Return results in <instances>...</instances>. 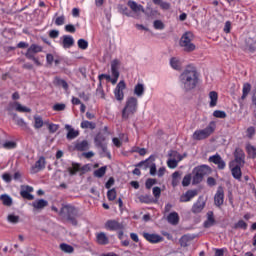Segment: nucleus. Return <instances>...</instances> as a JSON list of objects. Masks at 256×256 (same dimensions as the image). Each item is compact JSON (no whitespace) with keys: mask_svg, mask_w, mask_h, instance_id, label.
Listing matches in <instances>:
<instances>
[{"mask_svg":"<svg viewBox=\"0 0 256 256\" xmlns=\"http://www.w3.org/2000/svg\"><path fill=\"white\" fill-rule=\"evenodd\" d=\"M179 81L183 91H192L199 83V73L194 67H188L180 74Z\"/></svg>","mask_w":256,"mask_h":256,"instance_id":"1","label":"nucleus"},{"mask_svg":"<svg viewBox=\"0 0 256 256\" xmlns=\"http://www.w3.org/2000/svg\"><path fill=\"white\" fill-rule=\"evenodd\" d=\"M60 217L67 219L72 225L77 226V215H79V210L72 205H64L59 211Z\"/></svg>","mask_w":256,"mask_h":256,"instance_id":"2","label":"nucleus"},{"mask_svg":"<svg viewBox=\"0 0 256 256\" xmlns=\"http://www.w3.org/2000/svg\"><path fill=\"white\" fill-rule=\"evenodd\" d=\"M137 107H139V101L137 98L134 96L128 97L125 107L122 110V118L129 119L131 115H135V113H137Z\"/></svg>","mask_w":256,"mask_h":256,"instance_id":"3","label":"nucleus"},{"mask_svg":"<svg viewBox=\"0 0 256 256\" xmlns=\"http://www.w3.org/2000/svg\"><path fill=\"white\" fill-rule=\"evenodd\" d=\"M194 39L195 36L191 32H186L182 35L179 45L180 47H182L183 51H185L186 53H191L195 51L196 46L195 43H193Z\"/></svg>","mask_w":256,"mask_h":256,"instance_id":"4","label":"nucleus"},{"mask_svg":"<svg viewBox=\"0 0 256 256\" xmlns=\"http://www.w3.org/2000/svg\"><path fill=\"white\" fill-rule=\"evenodd\" d=\"M211 168L207 165L197 166L192 171V185H199L205 175H209Z\"/></svg>","mask_w":256,"mask_h":256,"instance_id":"5","label":"nucleus"},{"mask_svg":"<svg viewBox=\"0 0 256 256\" xmlns=\"http://www.w3.org/2000/svg\"><path fill=\"white\" fill-rule=\"evenodd\" d=\"M214 131H215V122H210L206 128L196 130L192 135V139L194 141H203V139H207L208 137H211Z\"/></svg>","mask_w":256,"mask_h":256,"instance_id":"6","label":"nucleus"},{"mask_svg":"<svg viewBox=\"0 0 256 256\" xmlns=\"http://www.w3.org/2000/svg\"><path fill=\"white\" fill-rule=\"evenodd\" d=\"M37 53H43V46H39L38 44H31L25 53V57L26 59L33 61L34 65L37 67H41L43 64L37 57H35Z\"/></svg>","mask_w":256,"mask_h":256,"instance_id":"7","label":"nucleus"},{"mask_svg":"<svg viewBox=\"0 0 256 256\" xmlns=\"http://www.w3.org/2000/svg\"><path fill=\"white\" fill-rule=\"evenodd\" d=\"M119 67H121V61L119 59L111 61V73L113 78H110V81L112 85H115L117 81H119Z\"/></svg>","mask_w":256,"mask_h":256,"instance_id":"8","label":"nucleus"},{"mask_svg":"<svg viewBox=\"0 0 256 256\" xmlns=\"http://www.w3.org/2000/svg\"><path fill=\"white\" fill-rule=\"evenodd\" d=\"M104 227L107 231H124L125 230V224L117 220L106 221V223L104 224Z\"/></svg>","mask_w":256,"mask_h":256,"instance_id":"9","label":"nucleus"},{"mask_svg":"<svg viewBox=\"0 0 256 256\" xmlns=\"http://www.w3.org/2000/svg\"><path fill=\"white\" fill-rule=\"evenodd\" d=\"M94 143L98 149H101L102 153H107V136L105 134H97L94 138Z\"/></svg>","mask_w":256,"mask_h":256,"instance_id":"10","label":"nucleus"},{"mask_svg":"<svg viewBox=\"0 0 256 256\" xmlns=\"http://www.w3.org/2000/svg\"><path fill=\"white\" fill-rule=\"evenodd\" d=\"M127 88V84H125V81L121 80L116 88L114 89V97L116 101H123L125 99V89Z\"/></svg>","mask_w":256,"mask_h":256,"instance_id":"11","label":"nucleus"},{"mask_svg":"<svg viewBox=\"0 0 256 256\" xmlns=\"http://www.w3.org/2000/svg\"><path fill=\"white\" fill-rule=\"evenodd\" d=\"M234 160L232 163H236V166L238 167H244L245 166V152L241 148H236L234 152Z\"/></svg>","mask_w":256,"mask_h":256,"instance_id":"12","label":"nucleus"},{"mask_svg":"<svg viewBox=\"0 0 256 256\" xmlns=\"http://www.w3.org/2000/svg\"><path fill=\"white\" fill-rule=\"evenodd\" d=\"M223 203H225V190L223 189V186H219L214 195V204L216 207H221Z\"/></svg>","mask_w":256,"mask_h":256,"instance_id":"13","label":"nucleus"},{"mask_svg":"<svg viewBox=\"0 0 256 256\" xmlns=\"http://www.w3.org/2000/svg\"><path fill=\"white\" fill-rule=\"evenodd\" d=\"M142 235L144 239H146V241H148L149 243L156 244L164 241V238L159 234H150V233L144 232Z\"/></svg>","mask_w":256,"mask_h":256,"instance_id":"14","label":"nucleus"},{"mask_svg":"<svg viewBox=\"0 0 256 256\" xmlns=\"http://www.w3.org/2000/svg\"><path fill=\"white\" fill-rule=\"evenodd\" d=\"M45 165H47L45 157L41 156L32 166L31 173H39V171H43V169H45Z\"/></svg>","mask_w":256,"mask_h":256,"instance_id":"15","label":"nucleus"},{"mask_svg":"<svg viewBox=\"0 0 256 256\" xmlns=\"http://www.w3.org/2000/svg\"><path fill=\"white\" fill-rule=\"evenodd\" d=\"M208 161L210 163H214V165H217L218 169H225L226 165L223 158H221V155L215 154L213 156H210Z\"/></svg>","mask_w":256,"mask_h":256,"instance_id":"16","label":"nucleus"},{"mask_svg":"<svg viewBox=\"0 0 256 256\" xmlns=\"http://www.w3.org/2000/svg\"><path fill=\"white\" fill-rule=\"evenodd\" d=\"M229 167L231 169V173L234 179H236L237 181H241V177L243 175L241 172V167L243 166H237L235 165V162H230Z\"/></svg>","mask_w":256,"mask_h":256,"instance_id":"17","label":"nucleus"},{"mask_svg":"<svg viewBox=\"0 0 256 256\" xmlns=\"http://www.w3.org/2000/svg\"><path fill=\"white\" fill-rule=\"evenodd\" d=\"M197 190H188L180 196V203H189L191 199L197 197Z\"/></svg>","mask_w":256,"mask_h":256,"instance_id":"18","label":"nucleus"},{"mask_svg":"<svg viewBox=\"0 0 256 256\" xmlns=\"http://www.w3.org/2000/svg\"><path fill=\"white\" fill-rule=\"evenodd\" d=\"M61 45L64 49H71L75 45V39L71 35H64L62 36Z\"/></svg>","mask_w":256,"mask_h":256,"instance_id":"19","label":"nucleus"},{"mask_svg":"<svg viewBox=\"0 0 256 256\" xmlns=\"http://www.w3.org/2000/svg\"><path fill=\"white\" fill-rule=\"evenodd\" d=\"M47 205H49V202L45 199H37L31 204L34 211H42V209H45Z\"/></svg>","mask_w":256,"mask_h":256,"instance_id":"20","label":"nucleus"},{"mask_svg":"<svg viewBox=\"0 0 256 256\" xmlns=\"http://www.w3.org/2000/svg\"><path fill=\"white\" fill-rule=\"evenodd\" d=\"M33 193V187L31 186H24L21 189L20 195L23 199H28V201H33L34 197L31 195Z\"/></svg>","mask_w":256,"mask_h":256,"instance_id":"21","label":"nucleus"},{"mask_svg":"<svg viewBox=\"0 0 256 256\" xmlns=\"http://www.w3.org/2000/svg\"><path fill=\"white\" fill-rule=\"evenodd\" d=\"M85 169H87V166L81 167V164L79 163H72V166L68 167V173L73 177V175H77L79 171H85Z\"/></svg>","mask_w":256,"mask_h":256,"instance_id":"22","label":"nucleus"},{"mask_svg":"<svg viewBox=\"0 0 256 256\" xmlns=\"http://www.w3.org/2000/svg\"><path fill=\"white\" fill-rule=\"evenodd\" d=\"M155 163V156L151 155L148 159L139 162L135 167H143V169H149Z\"/></svg>","mask_w":256,"mask_h":256,"instance_id":"23","label":"nucleus"},{"mask_svg":"<svg viewBox=\"0 0 256 256\" xmlns=\"http://www.w3.org/2000/svg\"><path fill=\"white\" fill-rule=\"evenodd\" d=\"M15 108L18 113H31V109L26 106L21 105L19 102H14L9 104V109Z\"/></svg>","mask_w":256,"mask_h":256,"instance_id":"24","label":"nucleus"},{"mask_svg":"<svg viewBox=\"0 0 256 256\" xmlns=\"http://www.w3.org/2000/svg\"><path fill=\"white\" fill-rule=\"evenodd\" d=\"M96 241L98 245H109V237L105 232H100L96 234Z\"/></svg>","mask_w":256,"mask_h":256,"instance_id":"25","label":"nucleus"},{"mask_svg":"<svg viewBox=\"0 0 256 256\" xmlns=\"http://www.w3.org/2000/svg\"><path fill=\"white\" fill-rule=\"evenodd\" d=\"M128 7L134 12L139 13L141 11L142 13H145V8H143V5L137 4V2L130 0L128 1Z\"/></svg>","mask_w":256,"mask_h":256,"instance_id":"26","label":"nucleus"},{"mask_svg":"<svg viewBox=\"0 0 256 256\" xmlns=\"http://www.w3.org/2000/svg\"><path fill=\"white\" fill-rule=\"evenodd\" d=\"M195 239V237L185 234L179 239V243L181 247H189L190 243Z\"/></svg>","mask_w":256,"mask_h":256,"instance_id":"27","label":"nucleus"},{"mask_svg":"<svg viewBox=\"0 0 256 256\" xmlns=\"http://www.w3.org/2000/svg\"><path fill=\"white\" fill-rule=\"evenodd\" d=\"M76 151H87L89 149V142L87 140L77 141L74 144Z\"/></svg>","mask_w":256,"mask_h":256,"instance_id":"28","label":"nucleus"},{"mask_svg":"<svg viewBox=\"0 0 256 256\" xmlns=\"http://www.w3.org/2000/svg\"><path fill=\"white\" fill-rule=\"evenodd\" d=\"M65 129L68 130V133L66 135L68 140L71 141L73 139H76V137H79V130H75V129L71 128L70 125H66Z\"/></svg>","mask_w":256,"mask_h":256,"instance_id":"29","label":"nucleus"},{"mask_svg":"<svg viewBox=\"0 0 256 256\" xmlns=\"http://www.w3.org/2000/svg\"><path fill=\"white\" fill-rule=\"evenodd\" d=\"M203 209H205V202L197 200V202L193 204L191 211L192 213H201Z\"/></svg>","mask_w":256,"mask_h":256,"instance_id":"30","label":"nucleus"},{"mask_svg":"<svg viewBox=\"0 0 256 256\" xmlns=\"http://www.w3.org/2000/svg\"><path fill=\"white\" fill-rule=\"evenodd\" d=\"M209 107H217V101H219V94L216 91H211L209 93Z\"/></svg>","mask_w":256,"mask_h":256,"instance_id":"31","label":"nucleus"},{"mask_svg":"<svg viewBox=\"0 0 256 256\" xmlns=\"http://www.w3.org/2000/svg\"><path fill=\"white\" fill-rule=\"evenodd\" d=\"M134 95H136V97H143V95H145V84L138 83L135 85Z\"/></svg>","mask_w":256,"mask_h":256,"instance_id":"32","label":"nucleus"},{"mask_svg":"<svg viewBox=\"0 0 256 256\" xmlns=\"http://www.w3.org/2000/svg\"><path fill=\"white\" fill-rule=\"evenodd\" d=\"M215 225V218L213 217V212L207 213V220L204 222L205 229H209Z\"/></svg>","mask_w":256,"mask_h":256,"instance_id":"33","label":"nucleus"},{"mask_svg":"<svg viewBox=\"0 0 256 256\" xmlns=\"http://www.w3.org/2000/svg\"><path fill=\"white\" fill-rule=\"evenodd\" d=\"M167 221L170 225H177L179 223V214L177 212H171L167 217Z\"/></svg>","mask_w":256,"mask_h":256,"instance_id":"34","label":"nucleus"},{"mask_svg":"<svg viewBox=\"0 0 256 256\" xmlns=\"http://www.w3.org/2000/svg\"><path fill=\"white\" fill-rule=\"evenodd\" d=\"M54 85H56V87L64 88L65 91H67V89H69V84L67 83V81H65L64 79L58 78V77H56L54 79Z\"/></svg>","mask_w":256,"mask_h":256,"instance_id":"35","label":"nucleus"},{"mask_svg":"<svg viewBox=\"0 0 256 256\" xmlns=\"http://www.w3.org/2000/svg\"><path fill=\"white\" fill-rule=\"evenodd\" d=\"M251 93V85L249 83H244L242 88V100L247 99V96Z\"/></svg>","mask_w":256,"mask_h":256,"instance_id":"36","label":"nucleus"},{"mask_svg":"<svg viewBox=\"0 0 256 256\" xmlns=\"http://www.w3.org/2000/svg\"><path fill=\"white\" fill-rule=\"evenodd\" d=\"M0 199L2 200L3 205L6 207H11L13 205V199H11L7 194H2Z\"/></svg>","mask_w":256,"mask_h":256,"instance_id":"37","label":"nucleus"},{"mask_svg":"<svg viewBox=\"0 0 256 256\" xmlns=\"http://www.w3.org/2000/svg\"><path fill=\"white\" fill-rule=\"evenodd\" d=\"M170 65H171L172 69H175L176 71H181V61H179V59L171 58Z\"/></svg>","mask_w":256,"mask_h":256,"instance_id":"38","label":"nucleus"},{"mask_svg":"<svg viewBox=\"0 0 256 256\" xmlns=\"http://www.w3.org/2000/svg\"><path fill=\"white\" fill-rule=\"evenodd\" d=\"M43 125H44L43 118L39 115H35L34 116V128L41 129V127H43Z\"/></svg>","mask_w":256,"mask_h":256,"instance_id":"39","label":"nucleus"},{"mask_svg":"<svg viewBox=\"0 0 256 256\" xmlns=\"http://www.w3.org/2000/svg\"><path fill=\"white\" fill-rule=\"evenodd\" d=\"M247 227V222H245L244 220H239L233 225V229H242L243 231H247Z\"/></svg>","mask_w":256,"mask_h":256,"instance_id":"40","label":"nucleus"},{"mask_svg":"<svg viewBox=\"0 0 256 256\" xmlns=\"http://www.w3.org/2000/svg\"><path fill=\"white\" fill-rule=\"evenodd\" d=\"M138 199L140 203H145L146 205H149L154 202L153 198L149 195H140Z\"/></svg>","mask_w":256,"mask_h":256,"instance_id":"41","label":"nucleus"},{"mask_svg":"<svg viewBox=\"0 0 256 256\" xmlns=\"http://www.w3.org/2000/svg\"><path fill=\"white\" fill-rule=\"evenodd\" d=\"M246 151H247L249 157H251L252 159L256 158V147L255 146L248 144L246 146Z\"/></svg>","mask_w":256,"mask_h":256,"instance_id":"42","label":"nucleus"},{"mask_svg":"<svg viewBox=\"0 0 256 256\" xmlns=\"http://www.w3.org/2000/svg\"><path fill=\"white\" fill-rule=\"evenodd\" d=\"M169 157H171L170 159H174V161H178V163L179 161H183V156L175 150L170 151Z\"/></svg>","mask_w":256,"mask_h":256,"instance_id":"43","label":"nucleus"},{"mask_svg":"<svg viewBox=\"0 0 256 256\" xmlns=\"http://www.w3.org/2000/svg\"><path fill=\"white\" fill-rule=\"evenodd\" d=\"M107 173V166H102L99 169L94 171V177L101 178Z\"/></svg>","mask_w":256,"mask_h":256,"instance_id":"44","label":"nucleus"},{"mask_svg":"<svg viewBox=\"0 0 256 256\" xmlns=\"http://www.w3.org/2000/svg\"><path fill=\"white\" fill-rule=\"evenodd\" d=\"M96 125L93 122L84 120L81 122V128L82 129H95Z\"/></svg>","mask_w":256,"mask_h":256,"instance_id":"45","label":"nucleus"},{"mask_svg":"<svg viewBox=\"0 0 256 256\" xmlns=\"http://www.w3.org/2000/svg\"><path fill=\"white\" fill-rule=\"evenodd\" d=\"M213 117H216V119H225L227 118V113L223 110H215L213 112Z\"/></svg>","mask_w":256,"mask_h":256,"instance_id":"46","label":"nucleus"},{"mask_svg":"<svg viewBox=\"0 0 256 256\" xmlns=\"http://www.w3.org/2000/svg\"><path fill=\"white\" fill-rule=\"evenodd\" d=\"M191 179H193V176L191 174L185 175L182 180V186L189 187V185H191Z\"/></svg>","mask_w":256,"mask_h":256,"instance_id":"47","label":"nucleus"},{"mask_svg":"<svg viewBox=\"0 0 256 256\" xmlns=\"http://www.w3.org/2000/svg\"><path fill=\"white\" fill-rule=\"evenodd\" d=\"M107 198L109 201H115L117 199V191L115 189H111L107 192Z\"/></svg>","mask_w":256,"mask_h":256,"instance_id":"48","label":"nucleus"},{"mask_svg":"<svg viewBox=\"0 0 256 256\" xmlns=\"http://www.w3.org/2000/svg\"><path fill=\"white\" fill-rule=\"evenodd\" d=\"M60 249L64 251V253H73L74 251L73 246L68 244H61Z\"/></svg>","mask_w":256,"mask_h":256,"instance_id":"49","label":"nucleus"},{"mask_svg":"<svg viewBox=\"0 0 256 256\" xmlns=\"http://www.w3.org/2000/svg\"><path fill=\"white\" fill-rule=\"evenodd\" d=\"M255 133H256L255 127L250 126L246 130V137H248V139H253V136L255 135Z\"/></svg>","mask_w":256,"mask_h":256,"instance_id":"50","label":"nucleus"},{"mask_svg":"<svg viewBox=\"0 0 256 256\" xmlns=\"http://www.w3.org/2000/svg\"><path fill=\"white\" fill-rule=\"evenodd\" d=\"M177 165H179V162L175 159H168L167 161V166L169 167V169H176Z\"/></svg>","mask_w":256,"mask_h":256,"instance_id":"51","label":"nucleus"},{"mask_svg":"<svg viewBox=\"0 0 256 256\" xmlns=\"http://www.w3.org/2000/svg\"><path fill=\"white\" fill-rule=\"evenodd\" d=\"M78 47L79 49H87V47H89V42H87V40L85 39H79L78 40Z\"/></svg>","mask_w":256,"mask_h":256,"instance_id":"52","label":"nucleus"},{"mask_svg":"<svg viewBox=\"0 0 256 256\" xmlns=\"http://www.w3.org/2000/svg\"><path fill=\"white\" fill-rule=\"evenodd\" d=\"M154 29L163 30L165 29V24L161 20H155L153 23Z\"/></svg>","mask_w":256,"mask_h":256,"instance_id":"53","label":"nucleus"},{"mask_svg":"<svg viewBox=\"0 0 256 256\" xmlns=\"http://www.w3.org/2000/svg\"><path fill=\"white\" fill-rule=\"evenodd\" d=\"M17 147V143L13 141H7L3 144L4 149H15Z\"/></svg>","mask_w":256,"mask_h":256,"instance_id":"54","label":"nucleus"},{"mask_svg":"<svg viewBox=\"0 0 256 256\" xmlns=\"http://www.w3.org/2000/svg\"><path fill=\"white\" fill-rule=\"evenodd\" d=\"M66 105L63 103H57L53 106V111H65Z\"/></svg>","mask_w":256,"mask_h":256,"instance_id":"55","label":"nucleus"},{"mask_svg":"<svg viewBox=\"0 0 256 256\" xmlns=\"http://www.w3.org/2000/svg\"><path fill=\"white\" fill-rule=\"evenodd\" d=\"M16 125H18L19 127H23L24 129H29V126H27V122H25L23 118H19L16 121Z\"/></svg>","mask_w":256,"mask_h":256,"instance_id":"56","label":"nucleus"},{"mask_svg":"<svg viewBox=\"0 0 256 256\" xmlns=\"http://www.w3.org/2000/svg\"><path fill=\"white\" fill-rule=\"evenodd\" d=\"M155 183H157V180L153 179V178H149L146 180V189H151V187H153V185H155Z\"/></svg>","mask_w":256,"mask_h":256,"instance_id":"57","label":"nucleus"},{"mask_svg":"<svg viewBox=\"0 0 256 256\" xmlns=\"http://www.w3.org/2000/svg\"><path fill=\"white\" fill-rule=\"evenodd\" d=\"M9 223H19V216H15L13 214L8 215Z\"/></svg>","mask_w":256,"mask_h":256,"instance_id":"58","label":"nucleus"},{"mask_svg":"<svg viewBox=\"0 0 256 256\" xmlns=\"http://www.w3.org/2000/svg\"><path fill=\"white\" fill-rule=\"evenodd\" d=\"M55 25L57 26L65 25V16L62 15L60 17H57L55 20Z\"/></svg>","mask_w":256,"mask_h":256,"instance_id":"59","label":"nucleus"},{"mask_svg":"<svg viewBox=\"0 0 256 256\" xmlns=\"http://www.w3.org/2000/svg\"><path fill=\"white\" fill-rule=\"evenodd\" d=\"M48 129L50 133H57V131H59V125L49 124Z\"/></svg>","mask_w":256,"mask_h":256,"instance_id":"60","label":"nucleus"},{"mask_svg":"<svg viewBox=\"0 0 256 256\" xmlns=\"http://www.w3.org/2000/svg\"><path fill=\"white\" fill-rule=\"evenodd\" d=\"M153 195L155 197V199H159V197H161V188L160 187H154L153 188Z\"/></svg>","mask_w":256,"mask_h":256,"instance_id":"61","label":"nucleus"},{"mask_svg":"<svg viewBox=\"0 0 256 256\" xmlns=\"http://www.w3.org/2000/svg\"><path fill=\"white\" fill-rule=\"evenodd\" d=\"M158 5H160L161 9H163L164 11H169V9H171V4H169L168 2H161Z\"/></svg>","mask_w":256,"mask_h":256,"instance_id":"62","label":"nucleus"},{"mask_svg":"<svg viewBox=\"0 0 256 256\" xmlns=\"http://www.w3.org/2000/svg\"><path fill=\"white\" fill-rule=\"evenodd\" d=\"M65 31H67V33H75L76 29L73 24H68L65 26Z\"/></svg>","mask_w":256,"mask_h":256,"instance_id":"63","label":"nucleus"},{"mask_svg":"<svg viewBox=\"0 0 256 256\" xmlns=\"http://www.w3.org/2000/svg\"><path fill=\"white\" fill-rule=\"evenodd\" d=\"M224 33H231V21L225 22Z\"/></svg>","mask_w":256,"mask_h":256,"instance_id":"64","label":"nucleus"}]
</instances>
